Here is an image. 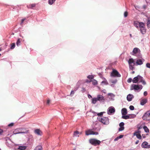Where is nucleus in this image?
I'll return each mask as SVG.
<instances>
[{
	"instance_id": "obj_3",
	"label": "nucleus",
	"mask_w": 150,
	"mask_h": 150,
	"mask_svg": "<svg viewBox=\"0 0 150 150\" xmlns=\"http://www.w3.org/2000/svg\"><path fill=\"white\" fill-rule=\"evenodd\" d=\"M132 54L133 55L137 56L139 58L142 57L140 50L137 47H135L133 49Z\"/></svg>"
},
{
	"instance_id": "obj_62",
	"label": "nucleus",
	"mask_w": 150,
	"mask_h": 150,
	"mask_svg": "<svg viewBox=\"0 0 150 150\" xmlns=\"http://www.w3.org/2000/svg\"><path fill=\"white\" fill-rule=\"evenodd\" d=\"M129 36H130V37H131V38H132V34H129Z\"/></svg>"
},
{
	"instance_id": "obj_15",
	"label": "nucleus",
	"mask_w": 150,
	"mask_h": 150,
	"mask_svg": "<svg viewBox=\"0 0 150 150\" xmlns=\"http://www.w3.org/2000/svg\"><path fill=\"white\" fill-rule=\"evenodd\" d=\"M134 96L131 94H128L127 97V100L128 101H130L132 100V99L134 98Z\"/></svg>"
},
{
	"instance_id": "obj_41",
	"label": "nucleus",
	"mask_w": 150,
	"mask_h": 150,
	"mask_svg": "<svg viewBox=\"0 0 150 150\" xmlns=\"http://www.w3.org/2000/svg\"><path fill=\"white\" fill-rule=\"evenodd\" d=\"M79 134V132L78 131H76L74 132V135L76 137H79V135L77 136Z\"/></svg>"
},
{
	"instance_id": "obj_57",
	"label": "nucleus",
	"mask_w": 150,
	"mask_h": 150,
	"mask_svg": "<svg viewBox=\"0 0 150 150\" xmlns=\"http://www.w3.org/2000/svg\"><path fill=\"white\" fill-rule=\"evenodd\" d=\"M3 132V130L1 129H0V134H1Z\"/></svg>"
},
{
	"instance_id": "obj_45",
	"label": "nucleus",
	"mask_w": 150,
	"mask_h": 150,
	"mask_svg": "<svg viewBox=\"0 0 150 150\" xmlns=\"http://www.w3.org/2000/svg\"><path fill=\"white\" fill-rule=\"evenodd\" d=\"M103 112H101L100 113H97V115L99 116V117H101L103 115Z\"/></svg>"
},
{
	"instance_id": "obj_9",
	"label": "nucleus",
	"mask_w": 150,
	"mask_h": 150,
	"mask_svg": "<svg viewBox=\"0 0 150 150\" xmlns=\"http://www.w3.org/2000/svg\"><path fill=\"white\" fill-rule=\"evenodd\" d=\"M115 112V108L112 106L109 107L107 113L108 115H111L112 114H113Z\"/></svg>"
},
{
	"instance_id": "obj_14",
	"label": "nucleus",
	"mask_w": 150,
	"mask_h": 150,
	"mask_svg": "<svg viewBox=\"0 0 150 150\" xmlns=\"http://www.w3.org/2000/svg\"><path fill=\"white\" fill-rule=\"evenodd\" d=\"M124 123L123 122H121L119 124V126L120 127L119 128V131H121L124 129Z\"/></svg>"
},
{
	"instance_id": "obj_12",
	"label": "nucleus",
	"mask_w": 150,
	"mask_h": 150,
	"mask_svg": "<svg viewBox=\"0 0 150 150\" xmlns=\"http://www.w3.org/2000/svg\"><path fill=\"white\" fill-rule=\"evenodd\" d=\"M148 143L146 142H144L142 144L141 146L142 148L149 149L150 148V145L148 144Z\"/></svg>"
},
{
	"instance_id": "obj_6",
	"label": "nucleus",
	"mask_w": 150,
	"mask_h": 150,
	"mask_svg": "<svg viewBox=\"0 0 150 150\" xmlns=\"http://www.w3.org/2000/svg\"><path fill=\"white\" fill-rule=\"evenodd\" d=\"M142 118L144 120L148 121L150 120V110L144 113L142 117Z\"/></svg>"
},
{
	"instance_id": "obj_1",
	"label": "nucleus",
	"mask_w": 150,
	"mask_h": 150,
	"mask_svg": "<svg viewBox=\"0 0 150 150\" xmlns=\"http://www.w3.org/2000/svg\"><path fill=\"white\" fill-rule=\"evenodd\" d=\"M132 82L134 83H142V84L144 85L146 84V83L143 77L139 75H138L134 77L132 79Z\"/></svg>"
},
{
	"instance_id": "obj_16",
	"label": "nucleus",
	"mask_w": 150,
	"mask_h": 150,
	"mask_svg": "<svg viewBox=\"0 0 150 150\" xmlns=\"http://www.w3.org/2000/svg\"><path fill=\"white\" fill-rule=\"evenodd\" d=\"M145 60L144 59H137L136 62V63L137 65H141L143 64V62H144Z\"/></svg>"
},
{
	"instance_id": "obj_24",
	"label": "nucleus",
	"mask_w": 150,
	"mask_h": 150,
	"mask_svg": "<svg viewBox=\"0 0 150 150\" xmlns=\"http://www.w3.org/2000/svg\"><path fill=\"white\" fill-rule=\"evenodd\" d=\"M97 101L98 100L97 98H92L91 103L93 104H95Z\"/></svg>"
},
{
	"instance_id": "obj_19",
	"label": "nucleus",
	"mask_w": 150,
	"mask_h": 150,
	"mask_svg": "<svg viewBox=\"0 0 150 150\" xmlns=\"http://www.w3.org/2000/svg\"><path fill=\"white\" fill-rule=\"evenodd\" d=\"M21 129H22L20 131V132H22V133H20V134H26L28 132L29 130L25 128H20Z\"/></svg>"
},
{
	"instance_id": "obj_30",
	"label": "nucleus",
	"mask_w": 150,
	"mask_h": 150,
	"mask_svg": "<svg viewBox=\"0 0 150 150\" xmlns=\"http://www.w3.org/2000/svg\"><path fill=\"white\" fill-rule=\"evenodd\" d=\"M36 4H30L28 6H27V7L28 8H33V7H35Z\"/></svg>"
},
{
	"instance_id": "obj_40",
	"label": "nucleus",
	"mask_w": 150,
	"mask_h": 150,
	"mask_svg": "<svg viewBox=\"0 0 150 150\" xmlns=\"http://www.w3.org/2000/svg\"><path fill=\"white\" fill-rule=\"evenodd\" d=\"M97 83H98L97 81L96 80L94 79L92 81V84L93 85H96L97 84Z\"/></svg>"
},
{
	"instance_id": "obj_28",
	"label": "nucleus",
	"mask_w": 150,
	"mask_h": 150,
	"mask_svg": "<svg viewBox=\"0 0 150 150\" xmlns=\"http://www.w3.org/2000/svg\"><path fill=\"white\" fill-rule=\"evenodd\" d=\"M147 25L148 28H150V18L147 17Z\"/></svg>"
},
{
	"instance_id": "obj_54",
	"label": "nucleus",
	"mask_w": 150,
	"mask_h": 150,
	"mask_svg": "<svg viewBox=\"0 0 150 150\" xmlns=\"http://www.w3.org/2000/svg\"><path fill=\"white\" fill-rule=\"evenodd\" d=\"M119 139V138H118V137H117L114 139V141H117Z\"/></svg>"
},
{
	"instance_id": "obj_52",
	"label": "nucleus",
	"mask_w": 150,
	"mask_h": 150,
	"mask_svg": "<svg viewBox=\"0 0 150 150\" xmlns=\"http://www.w3.org/2000/svg\"><path fill=\"white\" fill-rule=\"evenodd\" d=\"M144 96H146L147 95V91H145L144 92Z\"/></svg>"
},
{
	"instance_id": "obj_48",
	"label": "nucleus",
	"mask_w": 150,
	"mask_h": 150,
	"mask_svg": "<svg viewBox=\"0 0 150 150\" xmlns=\"http://www.w3.org/2000/svg\"><path fill=\"white\" fill-rule=\"evenodd\" d=\"M146 66L147 68H150V63H146Z\"/></svg>"
},
{
	"instance_id": "obj_10",
	"label": "nucleus",
	"mask_w": 150,
	"mask_h": 150,
	"mask_svg": "<svg viewBox=\"0 0 150 150\" xmlns=\"http://www.w3.org/2000/svg\"><path fill=\"white\" fill-rule=\"evenodd\" d=\"M141 131L140 130H138L137 131H136L134 133V135L136 136L139 139H142V136L140 134Z\"/></svg>"
},
{
	"instance_id": "obj_50",
	"label": "nucleus",
	"mask_w": 150,
	"mask_h": 150,
	"mask_svg": "<svg viewBox=\"0 0 150 150\" xmlns=\"http://www.w3.org/2000/svg\"><path fill=\"white\" fill-rule=\"evenodd\" d=\"M14 125V123H11L9 124L8 125V126L9 127H12Z\"/></svg>"
},
{
	"instance_id": "obj_8",
	"label": "nucleus",
	"mask_w": 150,
	"mask_h": 150,
	"mask_svg": "<svg viewBox=\"0 0 150 150\" xmlns=\"http://www.w3.org/2000/svg\"><path fill=\"white\" fill-rule=\"evenodd\" d=\"M86 134L87 136L89 135H98V133L97 132H94L92 131L91 130L89 129L86 132Z\"/></svg>"
},
{
	"instance_id": "obj_18",
	"label": "nucleus",
	"mask_w": 150,
	"mask_h": 150,
	"mask_svg": "<svg viewBox=\"0 0 150 150\" xmlns=\"http://www.w3.org/2000/svg\"><path fill=\"white\" fill-rule=\"evenodd\" d=\"M22 129L20 128H18L16 129L13 131V134H20V133H22V132H20V130Z\"/></svg>"
},
{
	"instance_id": "obj_51",
	"label": "nucleus",
	"mask_w": 150,
	"mask_h": 150,
	"mask_svg": "<svg viewBox=\"0 0 150 150\" xmlns=\"http://www.w3.org/2000/svg\"><path fill=\"white\" fill-rule=\"evenodd\" d=\"M124 136V135H120L119 136L117 137L119 139L122 138Z\"/></svg>"
},
{
	"instance_id": "obj_43",
	"label": "nucleus",
	"mask_w": 150,
	"mask_h": 150,
	"mask_svg": "<svg viewBox=\"0 0 150 150\" xmlns=\"http://www.w3.org/2000/svg\"><path fill=\"white\" fill-rule=\"evenodd\" d=\"M129 109L131 110H134V107L133 105H130L129 107Z\"/></svg>"
},
{
	"instance_id": "obj_5",
	"label": "nucleus",
	"mask_w": 150,
	"mask_h": 150,
	"mask_svg": "<svg viewBox=\"0 0 150 150\" xmlns=\"http://www.w3.org/2000/svg\"><path fill=\"white\" fill-rule=\"evenodd\" d=\"M89 143L91 144L96 146L100 144L101 142L96 139H90L89 140Z\"/></svg>"
},
{
	"instance_id": "obj_59",
	"label": "nucleus",
	"mask_w": 150,
	"mask_h": 150,
	"mask_svg": "<svg viewBox=\"0 0 150 150\" xmlns=\"http://www.w3.org/2000/svg\"><path fill=\"white\" fill-rule=\"evenodd\" d=\"M139 140H137L136 142H135V144H138V143H139Z\"/></svg>"
},
{
	"instance_id": "obj_58",
	"label": "nucleus",
	"mask_w": 150,
	"mask_h": 150,
	"mask_svg": "<svg viewBox=\"0 0 150 150\" xmlns=\"http://www.w3.org/2000/svg\"><path fill=\"white\" fill-rule=\"evenodd\" d=\"M82 91L83 92H85V91H86V90H85V88H82Z\"/></svg>"
},
{
	"instance_id": "obj_7",
	"label": "nucleus",
	"mask_w": 150,
	"mask_h": 150,
	"mask_svg": "<svg viewBox=\"0 0 150 150\" xmlns=\"http://www.w3.org/2000/svg\"><path fill=\"white\" fill-rule=\"evenodd\" d=\"M132 86L133 87V88H131L130 89L131 90L134 89L135 90L138 91H140L143 88V86L141 85L133 84Z\"/></svg>"
},
{
	"instance_id": "obj_31",
	"label": "nucleus",
	"mask_w": 150,
	"mask_h": 150,
	"mask_svg": "<svg viewBox=\"0 0 150 150\" xmlns=\"http://www.w3.org/2000/svg\"><path fill=\"white\" fill-rule=\"evenodd\" d=\"M122 119H124L126 120L129 119V115H124L122 116Z\"/></svg>"
},
{
	"instance_id": "obj_22",
	"label": "nucleus",
	"mask_w": 150,
	"mask_h": 150,
	"mask_svg": "<svg viewBox=\"0 0 150 150\" xmlns=\"http://www.w3.org/2000/svg\"><path fill=\"white\" fill-rule=\"evenodd\" d=\"M128 63L129 64H135V62L134 60L133 59L131 58L129 59L128 61Z\"/></svg>"
},
{
	"instance_id": "obj_35",
	"label": "nucleus",
	"mask_w": 150,
	"mask_h": 150,
	"mask_svg": "<svg viewBox=\"0 0 150 150\" xmlns=\"http://www.w3.org/2000/svg\"><path fill=\"white\" fill-rule=\"evenodd\" d=\"M129 119H133L136 117V115L134 114H129Z\"/></svg>"
},
{
	"instance_id": "obj_63",
	"label": "nucleus",
	"mask_w": 150,
	"mask_h": 150,
	"mask_svg": "<svg viewBox=\"0 0 150 150\" xmlns=\"http://www.w3.org/2000/svg\"><path fill=\"white\" fill-rule=\"evenodd\" d=\"M98 74L99 75V76L101 75V74L100 73H98Z\"/></svg>"
},
{
	"instance_id": "obj_2",
	"label": "nucleus",
	"mask_w": 150,
	"mask_h": 150,
	"mask_svg": "<svg viewBox=\"0 0 150 150\" xmlns=\"http://www.w3.org/2000/svg\"><path fill=\"white\" fill-rule=\"evenodd\" d=\"M97 119L104 125H108L109 123V120L108 117H98Z\"/></svg>"
},
{
	"instance_id": "obj_27",
	"label": "nucleus",
	"mask_w": 150,
	"mask_h": 150,
	"mask_svg": "<svg viewBox=\"0 0 150 150\" xmlns=\"http://www.w3.org/2000/svg\"><path fill=\"white\" fill-rule=\"evenodd\" d=\"M40 131L39 129H36L35 130L34 132L36 134H37L38 135H40L41 134H40Z\"/></svg>"
},
{
	"instance_id": "obj_21",
	"label": "nucleus",
	"mask_w": 150,
	"mask_h": 150,
	"mask_svg": "<svg viewBox=\"0 0 150 150\" xmlns=\"http://www.w3.org/2000/svg\"><path fill=\"white\" fill-rule=\"evenodd\" d=\"M140 29L141 32L142 34H144L146 33V30L145 27L140 28Z\"/></svg>"
},
{
	"instance_id": "obj_49",
	"label": "nucleus",
	"mask_w": 150,
	"mask_h": 150,
	"mask_svg": "<svg viewBox=\"0 0 150 150\" xmlns=\"http://www.w3.org/2000/svg\"><path fill=\"white\" fill-rule=\"evenodd\" d=\"M74 91L73 90H72V91H71V93L70 94V95L71 96H72V95L74 94Z\"/></svg>"
},
{
	"instance_id": "obj_26",
	"label": "nucleus",
	"mask_w": 150,
	"mask_h": 150,
	"mask_svg": "<svg viewBox=\"0 0 150 150\" xmlns=\"http://www.w3.org/2000/svg\"><path fill=\"white\" fill-rule=\"evenodd\" d=\"M145 24L143 22H140L139 25V27L140 28H143L145 27Z\"/></svg>"
},
{
	"instance_id": "obj_36",
	"label": "nucleus",
	"mask_w": 150,
	"mask_h": 150,
	"mask_svg": "<svg viewBox=\"0 0 150 150\" xmlns=\"http://www.w3.org/2000/svg\"><path fill=\"white\" fill-rule=\"evenodd\" d=\"M135 64H130L129 65V68L131 70H133L134 69V66Z\"/></svg>"
},
{
	"instance_id": "obj_25",
	"label": "nucleus",
	"mask_w": 150,
	"mask_h": 150,
	"mask_svg": "<svg viewBox=\"0 0 150 150\" xmlns=\"http://www.w3.org/2000/svg\"><path fill=\"white\" fill-rule=\"evenodd\" d=\"M140 22H139L137 21H134V25L135 27H136L137 28H138V27H139V25Z\"/></svg>"
},
{
	"instance_id": "obj_33",
	"label": "nucleus",
	"mask_w": 150,
	"mask_h": 150,
	"mask_svg": "<svg viewBox=\"0 0 150 150\" xmlns=\"http://www.w3.org/2000/svg\"><path fill=\"white\" fill-rule=\"evenodd\" d=\"M92 131H98L100 130V129L99 128H98L97 127H96L95 126H93L92 127V128L91 129Z\"/></svg>"
},
{
	"instance_id": "obj_20",
	"label": "nucleus",
	"mask_w": 150,
	"mask_h": 150,
	"mask_svg": "<svg viewBox=\"0 0 150 150\" xmlns=\"http://www.w3.org/2000/svg\"><path fill=\"white\" fill-rule=\"evenodd\" d=\"M121 112L122 115H126L127 113V110L126 108H123L122 109Z\"/></svg>"
},
{
	"instance_id": "obj_11",
	"label": "nucleus",
	"mask_w": 150,
	"mask_h": 150,
	"mask_svg": "<svg viewBox=\"0 0 150 150\" xmlns=\"http://www.w3.org/2000/svg\"><path fill=\"white\" fill-rule=\"evenodd\" d=\"M97 99L98 101L100 102H104L105 101V98L103 96L100 95H98L97 96Z\"/></svg>"
},
{
	"instance_id": "obj_64",
	"label": "nucleus",
	"mask_w": 150,
	"mask_h": 150,
	"mask_svg": "<svg viewBox=\"0 0 150 150\" xmlns=\"http://www.w3.org/2000/svg\"><path fill=\"white\" fill-rule=\"evenodd\" d=\"M23 23V22L21 21V23H20L21 25H22Z\"/></svg>"
},
{
	"instance_id": "obj_60",
	"label": "nucleus",
	"mask_w": 150,
	"mask_h": 150,
	"mask_svg": "<svg viewBox=\"0 0 150 150\" xmlns=\"http://www.w3.org/2000/svg\"><path fill=\"white\" fill-rule=\"evenodd\" d=\"M25 18H24V19H22L21 20V22H22L23 23V22L24 21H25Z\"/></svg>"
},
{
	"instance_id": "obj_37",
	"label": "nucleus",
	"mask_w": 150,
	"mask_h": 150,
	"mask_svg": "<svg viewBox=\"0 0 150 150\" xmlns=\"http://www.w3.org/2000/svg\"><path fill=\"white\" fill-rule=\"evenodd\" d=\"M15 43H13L11 44L10 49L11 50L13 49L15 47Z\"/></svg>"
},
{
	"instance_id": "obj_61",
	"label": "nucleus",
	"mask_w": 150,
	"mask_h": 150,
	"mask_svg": "<svg viewBox=\"0 0 150 150\" xmlns=\"http://www.w3.org/2000/svg\"><path fill=\"white\" fill-rule=\"evenodd\" d=\"M91 81H89L88 80H87L86 81V82H87V83L90 82Z\"/></svg>"
},
{
	"instance_id": "obj_4",
	"label": "nucleus",
	"mask_w": 150,
	"mask_h": 150,
	"mask_svg": "<svg viewBox=\"0 0 150 150\" xmlns=\"http://www.w3.org/2000/svg\"><path fill=\"white\" fill-rule=\"evenodd\" d=\"M110 75L111 77H120L121 76V74L118 71L114 69H112Z\"/></svg>"
},
{
	"instance_id": "obj_46",
	"label": "nucleus",
	"mask_w": 150,
	"mask_h": 150,
	"mask_svg": "<svg viewBox=\"0 0 150 150\" xmlns=\"http://www.w3.org/2000/svg\"><path fill=\"white\" fill-rule=\"evenodd\" d=\"M117 82V79H115L114 80L112 81H111V83L113 84H115Z\"/></svg>"
},
{
	"instance_id": "obj_44",
	"label": "nucleus",
	"mask_w": 150,
	"mask_h": 150,
	"mask_svg": "<svg viewBox=\"0 0 150 150\" xmlns=\"http://www.w3.org/2000/svg\"><path fill=\"white\" fill-rule=\"evenodd\" d=\"M132 79L131 78H129L127 80V82L128 83H131L132 82Z\"/></svg>"
},
{
	"instance_id": "obj_38",
	"label": "nucleus",
	"mask_w": 150,
	"mask_h": 150,
	"mask_svg": "<svg viewBox=\"0 0 150 150\" xmlns=\"http://www.w3.org/2000/svg\"><path fill=\"white\" fill-rule=\"evenodd\" d=\"M101 84H103L104 85H107L108 84V83L107 81L105 79V80L102 81L101 82Z\"/></svg>"
},
{
	"instance_id": "obj_42",
	"label": "nucleus",
	"mask_w": 150,
	"mask_h": 150,
	"mask_svg": "<svg viewBox=\"0 0 150 150\" xmlns=\"http://www.w3.org/2000/svg\"><path fill=\"white\" fill-rule=\"evenodd\" d=\"M87 77L89 79H93L94 76L92 75H89L87 76Z\"/></svg>"
},
{
	"instance_id": "obj_55",
	"label": "nucleus",
	"mask_w": 150,
	"mask_h": 150,
	"mask_svg": "<svg viewBox=\"0 0 150 150\" xmlns=\"http://www.w3.org/2000/svg\"><path fill=\"white\" fill-rule=\"evenodd\" d=\"M88 97L89 98H92V97L91 96V95H90V94H88Z\"/></svg>"
},
{
	"instance_id": "obj_39",
	"label": "nucleus",
	"mask_w": 150,
	"mask_h": 150,
	"mask_svg": "<svg viewBox=\"0 0 150 150\" xmlns=\"http://www.w3.org/2000/svg\"><path fill=\"white\" fill-rule=\"evenodd\" d=\"M56 0H49L48 1V3L50 5H52L54 2Z\"/></svg>"
},
{
	"instance_id": "obj_17",
	"label": "nucleus",
	"mask_w": 150,
	"mask_h": 150,
	"mask_svg": "<svg viewBox=\"0 0 150 150\" xmlns=\"http://www.w3.org/2000/svg\"><path fill=\"white\" fill-rule=\"evenodd\" d=\"M147 101L146 98L142 99L140 101V104L142 105H144L147 103Z\"/></svg>"
},
{
	"instance_id": "obj_34",
	"label": "nucleus",
	"mask_w": 150,
	"mask_h": 150,
	"mask_svg": "<svg viewBox=\"0 0 150 150\" xmlns=\"http://www.w3.org/2000/svg\"><path fill=\"white\" fill-rule=\"evenodd\" d=\"M143 128L146 132L147 133L149 132V129L146 126H144L143 127Z\"/></svg>"
},
{
	"instance_id": "obj_47",
	"label": "nucleus",
	"mask_w": 150,
	"mask_h": 150,
	"mask_svg": "<svg viewBox=\"0 0 150 150\" xmlns=\"http://www.w3.org/2000/svg\"><path fill=\"white\" fill-rule=\"evenodd\" d=\"M128 15V12L127 11H125L124 13V16L125 17H126Z\"/></svg>"
},
{
	"instance_id": "obj_23",
	"label": "nucleus",
	"mask_w": 150,
	"mask_h": 150,
	"mask_svg": "<svg viewBox=\"0 0 150 150\" xmlns=\"http://www.w3.org/2000/svg\"><path fill=\"white\" fill-rule=\"evenodd\" d=\"M34 150H42V147L41 145H38L35 147Z\"/></svg>"
},
{
	"instance_id": "obj_32",
	"label": "nucleus",
	"mask_w": 150,
	"mask_h": 150,
	"mask_svg": "<svg viewBox=\"0 0 150 150\" xmlns=\"http://www.w3.org/2000/svg\"><path fill=\"white\" fill-rule=\"evenodd\" d=\"M21 39L19 38H18V39L17 40L16 42V45L17 46H20V45L21 42Z\"/></svg>"
},
{
	"instance_id": "obj_29",
	"label": "nucleus",
	"mask_w": 150,
	"mask_h": 150,
	"mask_svg": "<svg viewBox=\"0 0 150 150\" xmlns=\"http://www.w3.org/2000/svg\"><path fill=\"white\" fill-rule=\"evenodd\" d=\"M26 149V147L25 146H20L18 148V149L20 150H24Z\"/></svg>"
},
{
	"instance_id": "obj_53",
	"label": "nucleus",
	"mask_w": 150,
	"mask_h": 150,
	"mask_svg": "<svg viewBox=\"0 0 150 150\" xmlns=\"http://www.w3.org/2000/svg\"><path fill=\"white\" fill-rule=\"evenodd\" d=\"M50 100L49 99H48L47 101V105H49L50 103Z\"/></svg>"
},
{
	"instance_id": "obj_56",
	"label": "nucleus",
	"mask_w": 150,
	"mask_h": 150,
	"mask_svg": "<svg viewBox=\"0 0 150 150\" xmlns=\"http://www.w3.org/2000/svg\"><path fill=\"white\" fill-rule=\"evenodd\" d=\"M146 5H144L143 6V8L144 9H145L146 8Z\"/></svg>"
},
{
	"instance_id": "obj_13",
	"label": "nucleus",
	"mask_w": 150,
	"mask_h": 150,
	"mask_svg": "<svg viewBox=\"0 0 150 150\" xmlns=\"http://www.w3.org/2000/svg\"><path fill=\"white\" fill-rule=\"evenodd\" d=\"M108 98L110 100H114L115 97V95L112 93H108Z\"/></svg>"
}]
</instances>
